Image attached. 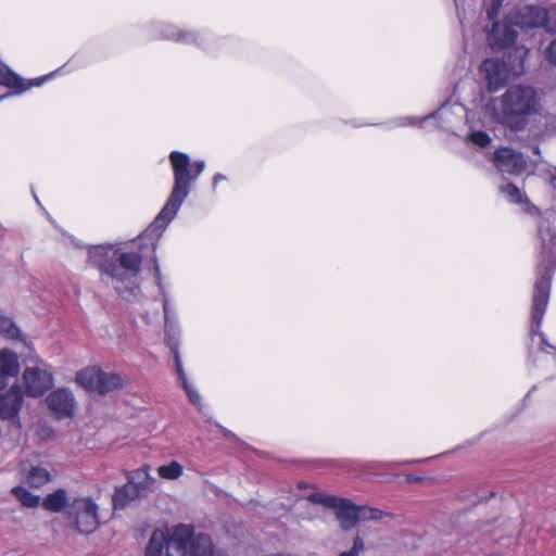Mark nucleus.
Masks as SVG:
<instances>
[{
  "label": "nucleus",
  "mask_w": 556,
  "mask_h": 556,
  "mask_svg": "<svg viewBox=\"0 0 556 556\" xmlns=\"http://www.w3.org/2000/svg\"><path fill=\"white\" fill-rule=\"evenodd\" d=\"M142 258L141 252L122 245L100 244L88 249V262L99 268L101 280L126 301L140 294Z\"/></svg>",
  "instance_id": "1"
},
{
  "label": "nucleus",
  "mask_w": 556,
  "mask_h": 556,
  "mask_svg": "<svg viewBox=\"0 0 556 556\" xmlns=\"http://www.w3.org/2000/svg\"><path fill=\"white\" fill-rule=\"evenodd\" d=\"M169 162L173 168L174 186L164 206L156 215L149 228L135 241L141 248L146 239H150L152 251H155L156 241L169 223L176 217L182 203L191 192V185L199 178L205 168V162L198 160L191 162L187 153L172 151Z\"/></svg>",
  "instance_id": "2"
},
{
  "label": "nucleus",
  "mask_w": 556,
  "mask_h": 556,
  "mask_svg": "<svg viewBox=\"0 0 556 556\" xmlns=\"http://www.w3.org/2000/svg\"><path fill=\"white\" fill-rule=\"evenodd\" d=\"M543 110L542 94L528 84L509 86L485 105V112L494 122L515 132L526 130L532 119L542 115Z\"/></svg>",
  "instance_id": "3"
},
{
  "label": "nucleus",
  "mask_w": 556,
  "mask_h": 556,
  "mask_svg": "<svg viewBox=\"0 0 556 556\" xmlns=\"http://www.w3.org/2000/svg\"><path fill=\"white\" fill-rule=\"evenodd\" d=\"M539 236L541 247L532 296L530 338L533 339L538 334L541 343L551 348L545 333L541 331L549 300L552 277L556 269V231L552 228L549 220L544 219L540 224Z\"/></svg>",
  "instance_id": "4"
},
{
  "label": "nucleus",
  "mask_w": 556,
  "mask_h": 556,
  "mask_svg": "<svg viewBox=\"0 0 556 556\" xmlns=\"http://www.w3.org/2000/svg\"><path fill=\"white\" fill-rule=\"evenodd\" d=\"M515 53L519 55V64L510 67L508 63L500 58L485 59L481 64V72L484 74L488 90L490 92H496L509 80L511 75H520L523 72V62L528 55V50L523 48H517Z\"/></svg>",
  "instance_id": "5"
},
{
  "label": "nucleus",
  "mask_w": 556,
  "mask_h": 556,
  "mask_svg": "<svg viewBox=\"0 0 556 556\" xmlns=\"http://www.w3.org/2000/svg\"><path fill=\"white\" fill-rule=\"evenodd\" d=\"M98 509L91 497H75L67 506L66 516L79 533L90 534L100 526Z\"/></svg>",
  "instance_id": "6"
},
{
  "label": "nucleus",
  "mask_w": 556,
  "mask_h": 556,
  "mask_svg": "<svg viewBox=\"0 0 556 556\" xmlns=\"http://www.w3.org/2000/svg\"><path fill=\"white\" fill-rule=\"evenodd\" d=\"M307 498L312 503L334 509L340 527L345 531L353 529L358 522L357 505L348 498L323 492L311 493Z\"/></svg>",
  "instance_id": "7"
},
{
  "label": "nucleus",
  "mask_w": 556,
  "mask_h": 556,
  "mask_svg": "<svg viewBox=\"0 0 556 556\" xmlns=\"http://www.w3.org/2000/svg\"><path fill=\"white\" fill-rule=\"evenodd\" d=\"M517 27L536 28L543 27L548 33H556V11L536 5H523L510 14Z\"/></svg>",
  "instance_id": "8"
},
{
  "label": "nucleus",
  "mask_w": 556,
  "mask_h": 556,
  "mask_svg": "<svg viewBox=\"0 0 556 556\" xmlns=\"http://www.w3.org/2000/svg\"><path fill=\"white\" fill-rule=\"evenodd\" d=\"M76 382L89 391L105 394L122 386V379L116 374L104 372L100 367L91 366L81 369L76 375Z\"/></svg>",
  "instance_id": "9"
},
{
  "label": "nucleus",
  "mask_w": 556,
  "mask_h": 556,
  "mask_svg": "<svg viewBox=\"0 0 556 556\" xmlns=\"http://www.w3.org/2000/svg\"><path fill=\"white\" fill-rule=\"evenodd\" d=\"M464 115L467 116V112L464 105L456 102L451 103L450 101H446L432 114L426 115L422 118L403 117L396 122V125H416L417 123H424L430 118H433L439 121V126L441 128L450 130L456 123V119H460Z\"/></svg>",
  "instance_id": "10"
},
{
  "label": "nucleus",
  "mask_w": 556,
  "mask_h": 556,
  "mask_svg": "<svg viewBox=\"0 0 556 556\" xmlns=\"http://www.w3.org/2000/svg\"><path fill=\"white\" fill-rule=\"evenodd\" d=\"M23 382L27 395L31 397L43 395L54 384L51 366L40 363L37 366L26 367L23 371Z\"/></svg>",
  "instance_id": "11"
},
{
  "label": "nucleus",
  "mask_w": 556,
  "mask_h": 556,
  "mask_svg": "<svg viewBox=\"0 0 556 556\" xmlns=\"http://www.w3.org/2000/svg\"><path fill=\"white\" fill-rule=\"evenodd\" d=\"M153 263H154L153 270H154L155 281L159 287L160 293L163 296V311H164V321H165V341H166L170 352H176V351H179L180 329H179L176 316H172V314H170L168 294L163 285L161 268L157 264V260L155 256L153 257Z\"/></svg>",
  "instance_id": "12"
},
{
  "label": "nucleus",
  "mask_w": 556,
  "mask_h": 556,
  "mask_svg": "<svg viewBox=\"0 0 556 556\" xmlns=\"http://www.w3.org/2000/svg\"><path fill=\"white\" fill-rule=\"evenodd\" d=\"M162 33V38L173 40L175 42L194 45L205 51H213L215 46L213 38L207 33H200L192 29H181L170 24H157Z\"/></svg>",
  "instance_id": "13"
},
{
  "label": "nucleus",
  "mask_w": 556,
  "mask_h": 556,
  "mask_svg": "<svg viewBox=\"0 0 556 556\" xmlns=\"http://www.w3.org/2000/svg\"><path fill=\"white\" fill-rule=\"evenodd\" d=\"M516 24L513 17L506 15L502 21H494L491 27H485L486 41L493 51H500L515 45L517 40Z\"/></svg>",
  "instance_id": "14"
},
{
  "label": "nucleus",
  "mask_w": 556,
  "mask_h": 556,
  "mask_svg": "<svg viewBox=\"0 0 556 556\" xmlns=\"http://www.w3.org/2000/svg\"><path fill=\"white\" fill-rule=\"evenodd\" d=\"M166 533V556H189L194 529L186 525H177L164 530Z\"/></svg>",
  "instance_id": "15"
},
{
  "label": "nucleus",
  "mask_w": 556,
  "mask_h": 556,
  "mask_svg": "<svg viewBox=\"0 0 556 556\" xmlns=\"http://www.w3.org/2000/svg\"><path fill=\"white\" fill-rule=\"evenodd\" d=\"M494 164L503 174L520 175L527 168L525 156L510 148H500L494 153Z\"/></svg>",
  "instance_id": "16"
},
{
  "label": "nucleus",
  "mask_w": 556,
  "mask_h": 556,
  "mask_svg": "<svg viewBox=\"0 0 556 556\" xmlns=\"http://www.w3.org/2000/svg\"><path fill=\"white\" fill-rule=\"evenodd\" d=\"M47 404L58 418L72 417L76 401L73 393L65 388L54 390L47 397Z\"/></svg>",
  "instance_id": "17"
},
{
  "label": "nucleus",
  "mask_w": 556,
  "mask_h": 556,
  "mask_svg": "<svg viewBox=\"0 0 556 556\" xmlns=\"http://www.w3.org/2000/svg\"><path fill=\"white\" fill-rule=\"evenodd\" d=\"M21 483L31 489H40L52 480V470L49 466L23 465L20 469Z\"/></svg>",
  "instance_id": "18"
},
{
  "label": "nucleus",
  "mask_w": 556,
  "mask_h": 556,
  "mask_svg": "<svg viewBox=\"0 0 556 556\" xmlns=\"http://www.w3.org/2000/svg\"><path fill=\"white\" fill-rule=\"evenodd\" d=\"M23 402L24 395L18 384H14L7 392L0 393V417L9 420L18 419Z\"/></svg>",
  "instance_id": "19"
},
{
  "label": "nucleus",
  "mask_w": 556,
  "mask_h": 556,
  "mask_svg": "<svg viewBox=\"0 0 556 556\" xmlns=\"http://www.w3.org/2000/svg\"><path fill=\"white\" fill-rule=\"evenodd\" d=\"M52 74L37 78L34 81L26 83L22 77L12 72L0 61V85L13 90L12 92H9V96L23 93L33 86H40Z\"/></svg>",
  "instance_id": "20"
},
{
  "label": "nucleus",
  "mask_w": 556,
  "mask_h": 556,
  "mask_svg": "<svg viewBox=\"0 0 556 556\" xmlns=\"http://www.w3.org/2000/svg\"><path fill=\"white\" fill-rule=\"evenodd\" d=\"M20 372L17 355L9 349H0V391L4 389L10 378Z\"/></svg>",
  "instance_id": "21"
},
{
  "label": "nucleus",
  "mask_w": 556,
  "mask_h": 556,
  "mask_svg": "<svg viewBox=\"0 0 556 556\" xmlns=\"http://www.w3.org/2000/svg\"><path fill=\"white\" fill-rule=\"evenodd\" d=\"M72 501L67 496L65 489H58L54 492L48 494L42 500V507L52 513H60L64 510L66 513L67 506Z\"/></svg>",
  "instance_id": "22"
},
{
  "label": "nucleus",
  "mask_w": 556,
  "mask_h": 556,
  "mask_svg": "<svg viewBox=\"0 0 556 556\" xmlns=\"http://www.w3.org/2000/svg\"><path fill=\"white\" fill-rule=\"evenodd\" d=\"M127 478L128 481L134 483V485L141 492L152 490L155 484V479L150 475L149 465H144L141 468L130 471Z\"/></svg>",
  "instance_id": "23"
},
{
  "label": "nucleus",
  "mask_w": 556,
  "mask_h": 556,
  "mask_svg": "<svg viewBox=\"0 0 556 556\" xmlns=\"http://www.w3.org/2000/svg\"><path fill=\"white\" fill-rule=\"evenodd\" d=\"M141 493L134 483L128 481L125 485L115 490L113 495L114 507H125L128 503L139 497Z\"/></svg>",
  "instance_id": "24"
},
{
  "label": "nucleus",
  "mask_w": 556,
  "mask_h": 556,
  "mask_svg": "<svg viewBox=\"0 0 556 556\" xmlns=\"http://www.w3.org/2000/svg\"><path fill=\"white\" fill-rule=\"evenodd\" d=\"M0 336L9 341H23V333L14 319L0 309Z\"/></svg>",
  "instance_id": "25"
},
{
  "label": "nucleus",
  "mask_w": 556,
  "mask_h": 556,
  "mask_svg": "<svg viewBox=\"0 0 556 556\" xmlns=\"http://www.w3.org/2000/svg\"><path fill=\"white\" fill-rule=\"evenodd\" d=\"M189 556H213V543L207 534H193Z\"/></svg>",
  "instance_id": "26"
},
{
  "label": "nucleus",
  "mask_w": 556,
  "mask_h": 556,
  "mask_svg": "<svg viewBox=\"0 0 556 556\" xmlns=\"http://www.w3.org/2000/svg\"><path fill=\"white\" fill-rule=\"evenodd\" d=\"M166 552V533L162 529L152 532L146 547V556H163Z\"/></svg>",
  "instance_id": "27"
},
{
  "label": "nucleus",
  "mask_w": 556,
  "mask_h": 556,
  "mask_svg": "<svg viewBox=\"0 0 556 556\" xmlns=\"http://www.w3.org/2000/svg\"><path fill=\"white\" fill-rule=\"evenodd\" d=\"M23 483L12 489L11 493L18 502L28 508H36L40 504V496L33 494Z\"/></svg>",
  "instance_id": "28"
},
{
  "label": "nucleus",
  "mask_w": 556,
  "mask_h": 556,
  "mask_svg": "<svg viewBox=\"0 0 556 556\" xmlns=\"http://www.w3.org/2000/svg\"><path fill=\"white\" fill-rule=\"evenodd\" d=\"M500 192L510 203L529 205L527 197L513 184L501 186Z\"/></svg>",
  "instance_id": "29"
},
{
  "label": "nucleus",
  "mask_w": 556,
  "mask_h": 556,
  "mask_svg": "<svg viewBox=\"0 0 556 556\" xmlns=\"http://www.w3.org/2000/svg\"><path fill=\"white\" fill-rule=\"evenodd\" d=\"M182 466L176 460H173L167 465H162L157 468L159 476L165 480H177L182 476Z\"/></svg>",
  "instance_id": "30"
},
{
  "label": "nucleus",
  "mask_w": 556,
  "mask_h": 556,
  "mask_svg": "<svg viewBox=\"0 0 556 556\" xmlns=\"http://www.w3.org/2000/svg\"><path fill=\"white\" fill-rule=\"evenodd\" d=\"M505 0H484L483 11L485 12L486 18L492 23L498 21L501 9Z\"/></svg>",
  "instance_id": "31"
},
{
  "label": "nucleus",
  "mask_w": 556,
  "mask_h": 556,
  "mask_svg": "<svg viewBox=\"0 0 556 556\" xmlns=\"http://www.w3.org/2000/svg\"><path fill=\"white\" fill-rule=\"evenodd\" d=\"M358 521L379 520L384 516L381 509L369 506H357Z\"/></svg>",
  "instance_id": "32"
},
{
  "label": "nucleus",
  "mask_w": 556,
  "mask_h": 556,
  "mask_svg": "<svg viewBox=\"0 0 556 556\" xmlns=\"http://www.w3.org/2000/svg\"><path fill=\"white\" fill-rule=\"evenodd\" d=\"M468 140L480 147V148H485L486 146L490 144L491 142V138L490 136L485 132V131H482V130H479V131H472L469 136H468Z\"/></svg>",
  "instance_id": "33"
},
{
  "label": "nucleus",
  "mask_w": 556,
  "mask_h": 556,
  "mask_svg": "<svg viewBox=\"0 0 556 556\" xmlns=\"http://www.w3.org/2000/svg\"><path fill=\"white\" fill-rule=\"evenodd\" d=\"M182 388L185 389L187 395H188V399L189 401L200 407L201 406V395L200 393L197 391V389H194L190 383L189 381H185L184 383H181Z\"/></svg>",
  "instance_id": "34"
},
{
  "label": "nucleus",
  "mask_w": 556,
  "mask_h": 556,
  "mask_svg": "<svg viewBox=\"0 0 556 556\" xmlns=\"http://www.w3.org/2000/svg\"><path fill=\"white\" fill-rule=\"evenodd\" d=\"M364 551V541L361 536L353 540V545L350 551L342 552L339 556H359Z\"/></svg>",
  "instance_id": "35"
},
{
  "label": "nucleus",
  "mask_w": 556,
  "mask_h": 556,
  "mask_svg": "<svg viewBox=\"0 0 556 556\" xmlns=\"http://www.w3.org/2000/svg\"><path fill=\"white\" fill-rule=\"evenodd\" d=\"M173 355H174V358H175V366H176V371H177V375H178V379L180 380L181 383H184L185 381L188 380L187 378V375L184 370V367H182V362H181V357H180V354H179V351H176V352H172Z\"/></svg>",
  "instance_id": "36"
},
{
  "label": "nucleus",
  "mask_w": 556,
  "mask_h": 556,
  "mask_svg": "<svg viewBox=\"0 0 556 556\" xmlns=\"http://www.w3.org/2000/svg\"><path fill=\"white\" fill-rule=\"evenodd\" d=\"M545 55L547 61L556 66V39L548 45Z\"/></svg>",
  "instance_id": "37"
},
{
  "label": "nucleus",
  "mask_w": 556,
  "mask_h": 556,
  "mask_svg": "<svg viewBox=\"0 0 556 556\" xmlns=\"http://www.w3.org/2000/svg\"><path fill=\"white\" fill-rule=\"evenodd\" d=\"M226 179V176L223 175V174H215L214 177H213V188L215 189L216 185L222 181V180H225Z\"/></svg>",
  "instance_id": "38"
},
{
  "label": "nucleus",
  "mask_w": 556,
  "mask_h": 556,
  "mask_svg": "<svg viewBox=\"0 0 556 556\" xmlns=\"http://www.w3.org/2000/svg\"><path fill=\"white\" fill-rule=\"evenodd\" d=\"M424 480V478L419 477V476H415V475H408L406 477V481L410 482V483H418V482H421Z\"/></svg>",
  "instance_id": "39"
},
{
  "label": "nucleus",
  "mask_w": 556,
  "mask_h": 556,
  "mask_svg": "<svg viewBox=\"0 0 556 556\" xmlns=\"http://www.w3.org/2000/svg\"><path fill=\"white\" fill-rule=\"evenodd\" d=\"M417 462H418V460L393 462V463H390V465L400 466V465L415 464V463H417Z\"/></svg>",
  "instance_id": "40"
},
{
  "label": "nucleus",
  "mask_w": 556,
  "mask_h": 556,
  "mask_svg": "<svg viewBox=\"0 0 556 556\" xmlns=\"http://www.w3.org/2000/svg\"><path fill=\"white\" fill-rule=\"evenodd\" d=\"M551 184H552L553 188L556 190V168H555L554 174L551 177Z\"/></svg>",
  "instance_id": "41"
},
{
  "label": "nucleus",
  "mask_w": 556,
  "mask_h": 556,
  "mask_svg": "<svg viewBox=\"0 0 556 556\" xmlns=\"http://www.w3.org/2000/svg\"><path fill=\"white\" fill-rule=\"evenodd\" d=\"M9 94H10V93H5V94H3V96H0V101H1V100H3V99H5V98H8V97H9Z\"/></svg>",
  "instance_id": "42"
},
{
  "label": "nucleus",
  "mask_w": 556,
  "mask_h": 556,
  "mask_svg": "<svg viewBox=\"0 0 556 556\" xmlns=\"http://www.w3.org/2000/svg\"><path fill=\"white\" fill-rule=\"evenodd\" d=\"M534 152H535V153H539V152H540V149H539L538 147H535Z\"/></svg>",
  "instance_id": "43"
}]
</instances>
